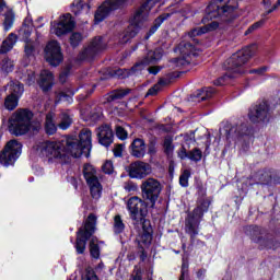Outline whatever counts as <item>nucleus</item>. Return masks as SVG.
<instances>
[{
  "label": "nucleus",
  "mask_w": 280,
  "mask_h": 280,
  "mask_svg": "<svg viewBox=\"0 0 280 280\" xmlns=\"http://www.w3.org/2000/svg\"><path fill=\"white\" fill-rule=\"evenodd\" d=\"M255 54H257V45L255 44L234 52L223 62L222 68L228 72L214 81L215 86H224L226 80H231L235 78V75L244 73V65H246Z\"/></svg>",
  "instance_id": "obj_1"
},
{
  "label": "nucleus",
  "mask_w": 280,
  "mask_h": 280,
  "mask_svg": "<svg viewBox=\"0 0 280 280\" xmlns=\"http://www.w3.org/2000/svg\"><path fill=\"white\" fill-rule=\"evenodd\" d=\"M209 207H211V198L207 197V187L202 185V182H199L197 206L185 218V231L190 235L191 242L196 240L200 230V222L205 213L209 211Z\"/></svg>",
  "instance_id": "obj_2"
},
{
  "label": "nucleus",
  "mask_w": 280,
  "mask_h": 280,
  "mask_svg": "<svg viewBox=\"0 0 280 280\" xmlns=\"http://www.w3.org/2000/svg\"><path fill=\"white\" fill-rule=\"evenodd\" d=\"M156 0H147L133 13L129 26L119 35V43L126 45L141 32L150 16V10L154 8Z\"/></svg>",
  "instance_id": "obj_3"
},
{
  "label": "nucleus",
  "mask_w": 280,
  "mask_h": 280,
  "mask_svg": "<svg viewBox=\"0 0 280 280\" xmlns=\"http://www.w3.org/2000/svg\"><path fill=\"white\" fill-rule=\"evenodd\" d=\"M238 5L237 0H211L206 8L202 23H207L211 19H221L223 23H231V21L237 19L235 11Z\"/></svg>",
  "instance_id": "obj_4"
},
{
  "label": "nucleus",
  "mask_w": 280,
  "mask_h": 280,
  "mask_svg": "<svg viewBox=\"0 0 280 280\" xmlns=\"http://www.w3.org/2000/svg\"><path fill=\"white\" fill-rule=\"evenodd\" d=\"M96 224L97 217L94 213H90L84 224L78 230L74 245L78 255H84L86 250V241L91 240L95 234Z\"/></svg>",
  "instance_id": "obj_5"
},
{
  "label": "nucleus",
  "mask_w": 280,
  "mask_h": 280,
  "mask_svg": "<svg viewBox=\"0 0 280 280\" xmlns=\"http://www.w3.org/2000/svg\"><path fill=\"white\" fill-rule=\"evenodd\" d=\"M34 113L27 108L18 109L11 117L9 129L15 137L27 135Z\"/></svg>",
  "instance_id": "obj_6"
},
{
  "label": "nucleus",
  "mask_w": 280,
  "mask_h": 280,
  "mask_svg": "<svg viewBox=\"0 0 280 280\" xmlns=\"http://www.w3.org/2000/svg\"><path fill=\"white\" fill-rule=\"evenodd\" d=\"M127 209L136 226L139 228L141 223L150 222V220L145 219L148 215V202H145V199H141L137 196L129 198Z\"/></svg>",
  "instance_id": "obj_7"
},
{
  "label": "nucleus",
  "mask_w": 280,
  "mask_h": 280,
  "mask_svg": "<svg viewBox=\"0 0 280 280\" xmlns=\"http://www.w3.org/2000/svg\"><path fill=\"white\" fill-rule=\"evenodd\" d=\"M39 148L42 154L47 156V159H55L61 164L69 163V154L65 151V144L62 142L45 141Z\"/></svg>",
  "instance_id": "obj_8"
},
{
  "label": "nucleus",
  "mask_w": 280,
  "mask_h": 280,
  "mask_svg": "<svg viewBox=\"0 0 280 280\" xmlns=\"http://www.w3.org/2000/svg\"><path fill=\"white\" fill-rule=\"evenodd\" d=\"M140 189L143 200H147L151 207H154L156 200H159V196H161V191H163V185H161L159 179L149 177L142 182Z\"/></svg>",
  "instance_id": "obj_9"
},
{
  "label": "nucleus",
  "mask_w": 280,
  "mask_h": 280,
  "mask_svg": "<svg viewBox=\"0 0 280 280\" xmlns=\"http://www.w3.org/2000/svg\"><path fill=\"white\" fill-rule=\"evenodd\" d=\"M22 148L23 144H21L19 141L10 140L0 153V163L5 167L14 165L16 159L21 156Z\"/></svg>",
  "instance_id": "obj_10"
},
{
  "label": "nucleus",
  "mask_w": 280,
  "mask_h": 280,
  "mask_svg": "<svg viewBox=\"0 0 280 280\" xmlns=\"http://www.w3.org/2000/svg\"><path fill=\"white\" fill-rule=\"evenodd\" d=\"M128 3V0H106L98 7L94 14V22L97 25L102 23L110 12H115V10H119L124 8Z\"/></svg>",
  "instance_id": "obj_11"
},
{
  "label": "nucleus",
  "mask_w": 280,
  "mask_h": 280,
  "mask_svg": "<svg viewBox=\"0 0 280 280\" xmlns=\"http://www.w3.org/2000/svg\"><path fill=\"white\" fill-rule=\"evenodd\" d=\"M249 121L253 124H260V121H270L272 112L270 104L267 101H261L256 106L252 107L248 113Z\"/></svg>",
  "instance_id": "obj_12"
},
{
  "label": "nucleus",
  "mask_w": 280,
  "mask_h": 280,
  "mask_svg": "<svg viewBox=\"0 0 280 280\" xmlns=\"http://www.w3.org/2000/svg\"><path fill=\"white\" fill-rule=\"evenodd\" d=\"M44 58L51 65V67H58L63 60L60 44L56 40L49 42L44 49Z\"/></svg>",
  "instance_id": "obj_13"
},
{
  "label": "nucleus",
  "mask_w": 280,
  "mask_h": 280,
  "mask_svg": "<svg viewBox=\"0 0 280 280\" xmlns=\"http://www.w3.org/2000/svg\"><path fill=\"white\" fill-rule=\"evenodd\" d=\"M128 173L130 178H138V180H141L152 174V165L143 161H136L129 165Z\"/></svg>",
  "instance_id": "obj_14"
},
{
  "label": "nucleus",
  "mask_w": 280,
  "mask_h": 280,
  "mask_svg": "<svg viewBox=\"0 0 280 280\" xmlns=\"http://www.w3.org/2000/svg\"><path fill=\"white\" fill-rule=\"evenodd\" d=\"M106 49V43L102 37H95L91 44L82 51L79 56V60H90L91 58H95L100 51H104Z\"/></svg>",
  "instance_id": "obj_15"
},
{
  "label": "nucleus",
  "mask_w": 280,
  "mask_h": 280,
  "mask_svg": "<svg viewBox=\"0 0 280 280\" xmlns=\"http://www.w3.org/2000/svg\"><path fill=\"white\" fill-rule=\"evenodd\" d=\"M63 150L69 156V163H71V156L74 159H80L81 154H86V151L80 144V140L74 137H68L66 143L63 144Z\"/></svg>",
  "instance_id": "obj_16"
},
{
  "label": "nucleus",
  "mask_w": 280,
  "mask_h": 280,
  "mask_svg": "<svg viewBox=\"0 0 280 280\" xmlns=\"http://www.w3.org/2000/svg\"><path fill=\"white\" fill-rule=\"evenodd\" d=\"M74 27L75 21H73V16L70 13L63 14L59 18L57 27H55V34L56 36H65V34L73 32Z\"/></svg>",
  "instance_id": "obj_17"
},
{
  "label": "nucleus",
  "mask_w": 280,
  "mask_h": 280,
  "mask_svg": "<svg viewBox=\"0 0 280 280\" xmlns=\"http://www.w3.org/2000/svg\"><path fill=\"white\" fill-rule=\"evenodd\" d=\"M161 58H163V49L156 48L155 50H149L147 56L138 61L132 69H135V71H138V69L141 71L143 67L156 65Z\"/></svg>",
  "instance_id": "obj_18"
},
{
  "label": "nucleus",
  "mask_w": 280,
  "mask_h": 280,
  "mask_svg": "<svg viewBox=\"0 0 280 280\" xmlns=\"http://www.w3.org/2000/svg\"><path fill=\"white\" fill-rule=\"evenodd\" d=\"M136 229H142V233L136 238L138 246H150L152 244V225L150 221L140 223Z\"/></svg>",
  "instance_id": "obj_19"
},
{
  "label": "nucleus",
  "mask_w": 280,
  "mask_h": 280,
  "mask_svg": "<svg viewBox=\"0 0 280 280\" xmlns=\"http://www.w3.org/2000/svg\"><path fill=\"white\" fill-rule=\"evenodd\" d=\"M177 156L182 161H185V159H188L189 161H192V163H200L202 161V151L198 148H194L192 150L187 151L186 145H182V148L177 151Z\"/></svg>",
  "instance_id": "obj_20"
},
{
  "label": "nucleus",
  "mask_w": 280,
  "mask_h": 280,
  "mask_svg": "<svg viewBox=\"0 0 280 280\" xmlns=\"http://www.w3.org/2000/svg\"><path fill=\"white\" fill-rule=\"evenodd\" d=\"M115 135L113 133V129L108 125H104L98 127L97 129V139L101 145L108 148L113 143Z\"/></svg>",
  "instance_id": "obj_21"
},
{
  "label": "nucleus",
  "mask_w": 280,
  "mask_h": 280,
  "mask_svg": "<svg viewBox=\"0 0 280 280\" xmlns=\"http://www.w3.org/2000/svg\"><path fill=\"white\" fill-rule=\"evenodd\" d=\"M38 85L44 93L51 91L54 86V73L49 70H43L39 75Z\"/></svg>",
  "instance_id": "obj_22"
},
{
  "label": "nucleus",
  "mask_w": 280,
  "mask_h": 280,
  "mask_svg": "<svg viewBox=\"0 0 280 280\" xmlns=\"http://www.w3.org/2000/svg\"><path fill=\"white\" fill-rule=\"evenodd\" d=\"M218 27H220V30H222V24L218 23L217 21H213L206 26L192 28L188 33V36L190 38H195V36H202V34H207V32H213V31L218 30Z\"/></svg>",
  "instance_id": "obj_23"
},
{
  "label": "nucleus",
  "mask_w": 280,
  "mask_h": 280,
  "mask_svg": "<svg viewBox=\"0 0 280 280\" xmlns=\"http://www.w3.org/2000/svg\"><path fill=\"white\" fill-rule=\"evenodd\" d=\"M131 155L136 159H143L145 156V141L141 138H136L131 145Z\"/></svg>",
  "instance_id": "obj_24"
},
{
  "label": "nucleus",
  "mask_w": 280,
  "mask_h": 280,
  "mask_svg": "<svg viewBox=\"0 0 280 280\" xmlns=\"http://www.w3.org/2000/svg\"><path fill=\"white\" fill-rule=\"evenodd\" d=\"M56 114L49 112L46 114L45 122H44V130L46 135L49 137L56 135L58 132V126H56Z\"/></svg>",
  "instance_id": "obj_25"
},
{
  "label": "nucleus",
  "mask_w": 280,
  "mask_h": 280,
  "mask_svg": "<svg viewBox=\"0 0 280 280\" xmlns=\"http://www.w3.org/2000/svg\"><path fill=\"white\" fill-rule=\"evenodd\" d=\"M91 137L92 132L90 129H82L79 133V144L82 145L86 154H89L91 152V148H93Z\"/></svg>",
  "instance_id": "obj_26"
},
{
  "label": "nucleus",
  "mask_w": 280,
  "mask_h": 280,
  "mask_svg": "<svg viewBox=\"0 0 280 280\" xmlns=\"http://www.w3.org/2000/svg\"><path fill=\"white\" fill-rule=\"evenodd\" d=\"M257 185H270L272 183V168H265L255 174Z\"/></svg>",
  "instance_id": "obj_27"
},
{
  "label": "nucleus",
  "mask_w": 280,
  "mask_h": 280,
  "mask_svg": "<svg viewBox=\"0 0 280 280\" xmlns=\"http://www.w3.org/2000/svg\"><path fill=\"white\" fill-rule=\"evenodd\" d=\"M7 89H9V95H12L13 97H18L21 100L25 88L21 81H10L7 84Z\"/></svg>",
  "instance_id": "obj_28"
},
{
  "label": "nucleus",
  "mask_w": 280,
  "mask_h": 280,
  "mask_svg": "<svg viewBox=\"0 0 280 280\" xmlns=\"http://www.w3.org/2000/svg\"><path fill=\"white\" fill-rule=\"evenodd\" d=\"M16 34L11 33L9 36L2 42L0 46V56H5L8 51H12L14 45H16Z\"/></svg>",
  "instance_id": "obj_29"
},
{
  "label": "nucleus",
  "mask_w": 280,
  "mask_h": 280,
  "mask_svg": "<svg viewBox=\"0 0 280 280\" xmlns=\"http://www.w3.org/2000/svg\"><path fill=\"white\" fill-rule=\"evenodd\" d=\"M261 248H268L272 250H277V248H280V242L272 236V234H267L264 236L262 241L259 245Z\"/></svg>",
  "instance_id": "obj_30"
},
{
  "label": "nucleus",
  "mask_w": 280,
  "mask_h": 280,
  "mask_svg": "<svg viewBox=\"0 0 280 280\" xmlns=\"http://www.w3.org/2000/svg\"><path fill=\"white\" fill-rule=\"evenodd\" d=\"M130 89H116L107 94L106 102L110 104V102H117L119 100H124L126 95H129Z\"/></svg>",
  "instance_id": "obj_31"
},
{
  "label": "nucleus",
  "mask_w": 280,
  "mask_h": 280,
  "mask_svg": "<svg viewBox=\"0 0 280 280\" xmlns=\"http://www.w3.org/2000/svg\"><path fill=\"white\" fill-rule=\"evenodd\" d=\"M83 176L88 184L95 183V180H100L97 178V171H95V167L91 164H85L83 166Z\"/></svg>",
  "instance_id": "obj_32"
},
{
  "label": "nucleus",
  "mask_w": 280,
  "mask_h": 280,
  "mask_svg": "<svg viewBox=\"0 0 280 280\" xmlns=\"http://www.w3.org/2000/svg\"><path fill=\"white\" fill-rule=\"evenodd\" d=\"M268 232H266L265 229H261L257 225H254L250 228V237L253 240V242H256V244H261V242L264 241V237H266V234Z\"/></svg>",
  "instance_id": "obj_33"
},
{
  "label": "nucleus",
  "mask_w": 280,
  "mask_h": 280,
  "mask_svg": "<svg viewBox=\"0 0 280 280\" xmlns=\"http://www.w3.org/2000/svg\"><path fill=\"white\" fill-rule=\"evenodd\" d=\"M177 49L182 54V56H186L188 58H191V54L196 50V46L191 44V42L183 40L177 46Z\"/></svg>",
  "instance_id": "obj_34"
},
{
  "label": "nucleus",
  "mask_w": 280,
  "mask_h": 280,
  "mask_svg": "<svg viewBox=\"0 0 280 280\" xmlns=\"http://www.w3.org/2000/svg\"><path fill=\"white\" fill-rule=\"evenodd\" d=\"M163 152L168 159L174 156V138L172 136H166L162 143Z\"/></svg>",
  "instance_id": "obj_35"
},
{
  "label": "nucleus",
  "mask_w": 280,
  "mask_h": 280,
  "mask_svg": "<svg viewBox=\"0 0 280 280\" xmlns=\"http://www.w3.org/2000/svg\"><path fill=\"white\" fill-rule=\"evenodd\" d=\"M88 185L90 187L92 198H94L95 200H100V198L102 197V184H100V179L92 182Z\"/></svg>",
  "instance_id": "obj_36"
},
{
  "label": "nucleus",
  "mask_w": 280,
  "mask_h": 280,
  "mask_svg": "<svg viewBox=\"0 0 280 280\" xmlns=\"http://www.w3.org/2000/svg\"><path fill=\"white\" fill-rule=\"evenodd\" d=\"M72 124L73 118H71L67 112L60 114V122L58 124V128H60V130H67Z\"/></svg>",
  "instance_id": "obj_37"
},
{
  "label": "nucleus",
  "mask_w": 280,
  "mask_h": 280,
  "mask_svg": "<svg viewBox=\"0 0 280 280\" xmlns=\"http://www.w3.org/2000/svg\"><path fill=\"white\" fill-rule=\"evenodd\" d=\"M21 98H19V96H12L10 94H8L4 98V108L7 110H14L18 108L19 106V101Z\"/></svg>",
  "instance_id": "obj_38"
},
{
  "label": "nucleus",
  "mask_w": 280,
  "mask_h": 280,
  "mask_svg": "<svg viewBox=\"0 0 280 280\" xmlns=\"http://www.w3.org/2000/svg\"><path fill=\"white\" fill-rule=\"evenodd\" d=\"M215 95V89L213 88H205L199 90L197 93V97H199V102H206V100H211Z\"/></svg>",
  "instance_id": "obj_39"
},
{
  "label": "nucleus",
  "mask_w": 280,
  "mask_h": 280,
  "mask_svg": "<svg viewBox=\"0 0 280 280\" xmlns=\"http://www.w3.org/2000/svg\"><path fill=\"white\" fill-rule=\"evenodd\" d=\"M126 231V223H124V219L119 214L114 217V233L119 235Z\"/></svg>",
  "instance_id": "obj_40"
},
{
  "label": "nucleus",
  "mask_w": 280,
  "mask_h": 280,
  "mask_svg": "<svg viewBox=\"0 0 280 280\" xmlns=\"http://www.w3.org/2000/svg\"><path fill=\"white\" fill-rule=\"evenodd\" d=\"M90 255L93 259H100V245L97 244V237H92L90 241Z\"/></svg>",
  "instance_id": "obj_41"
},
{
  "label": "nucleus",
  "mask_w": 280,
  "mask_h": 280,
  "mask_svg": "<svg viewBox=\"0 0 280 280\" xmlns=\"http://www.w3.org/2000/svg\"><path fill=\"white\" fill-rule=\"evenodd\" d=\"M14 25V12L9 10L4 13L3 27L4 32L10 31V28Z\"/></svg>",
  "instance_id": "obj_42"
},
{
  "label": "nucleus",
  "mask_w": 280,
  "mask_h": 280,
  "mask_svg": "<svg viewBox=\"0 0 280 280\" xmlns=\"http://www.w3.org/2000/svg\"><path fill=\"white\" fill-rule=\"evenodd\" d=\"M171 62H173V65H175L177 69H183V67H187L188 65H191V57L182 56L171 60Z\"/></svg>",
  "instance_id": "obj_43"
},
{
  "label": "nucleus",
  "mask_w": 280,
  "mask_h": 280,
  "mask_svg": "<svg viewBox=\"0 0 280 280\" xmlns=\"http://www.w3.org/2000/svg\"><path fill=\"white\" fill-rule=\"evenodd\" d=\"M234 132L236 137H248L250 135V128H248V124L243 122L235 127Z\"/></svg>",
  "instance_id": "obj_44"
},
{
  "label": "nucleus",
  "mask_w": 280,
  "mask_h": 280,
  "mask_svg": "<svg viewBox=\"0 0 280 280\" xmlns=\"http://www.w3.org/2000/svg\"><path fill=\"white\" fill-rule=\"evenodd\" d=\"M34 54H36V44L33 40H26L24 46L25 58H34Z\"/></svg>",
  "instance_id": "obj_45"
},
{
  "label": "nucleus",
  "mask_w": 280,
  "mask_h": 280,
  "mask_svg": "<svg viewBox=\"0 0 280 280\" xmlns=\"http://www.w3.org/2000/svg\"><path fill=\"white\" fill-rule=\"evenodd\" d=\"M42 130H43V125L40 124V121L31 120L27 132H30L31 135H38V132H40Z\"/></svg>",
  "instance_id": "obj_46"
},
{
  "label": "nucleus",
  "mask_w": 280,
  "mask_h": 280,
  "mask_svg": "<svg viewBox=\"0 0 280 280\" xmlns=\"http://www.w3.org/2000/svg\"><path fill=\"white\" fill-rule=\"evenodd\" d=\"M0 65L4 71H12V60L8 55H0Z\"/></svg>",
  "instance_id": "obj_47"
},
{
  "label": "nucleus",
  "mask_w": 280,
  "mask_h": 280,
  "mask_svg": "<svg viewBox=\"0 0 280 280\" xmlns=\"http://www.w3.org/2000/svg\"><path fill=\"white\" fill-rule=\"evenodd\" d=\"M191 176V172L189 170H185L179 176V185L182 187H189V177Z\"/></svg>",
  "instance_id": "obj_48"
},
{
  "label": "nucleus",
  "mask_w": 280,
  "mask_h": 280,
  "mask_svg": "<svg viewBox=\"0 0 280 280\" xmlns=\"http://www.w3.org/2000/svg\"><path fill=\"white\" fill-rule=\"evenodd\" d=\"M187 277H189V262L183 258L179 280H185Z\"/></svg>",
  "instance_id": "obj_49"
},
{
  "label": "nucleus",
  "mask_w": 280,
  "mask_h": 280,
  "mask_svg": "<svg viewBox=\"0 0 280 280\" xmlns=\"http://www.w3.org/2000/svg\"><path fill=\"white\" fill-rule=\"evenodd\" d=\"M82 43V34L80 33H72L70 36V45L72 47H78Z\"/></svg>",
  "instance_id": "obj_50"
},
{
  "label": "nucleus",
  "mask_w": 280,
  "mask_h": 280,
  "mask_svg": "<svg viewBox=\"0 0 280 280\" xmlns=\"http://www.w3.org/2000/svg\"><path fill=\"white\" fill-rule=\"evenodd\" d=\"M33 30H34V27L32 25L23 24L21 32H22V36H23V38H25V40H28L30 36H32Z\"/></svg>",
  "instance_id": "obj_51"
},
{
  "label": "nucleus",
  "mask_w": 280,
  "mask_h": 280,
  "mask_svg": "<svg viewBox=\"0 0 280 280\" xmlns=\"http://www.w3.org/2000/svg\"><path fill=\"white\" fill-rule=\"evenodd\" d=\"M116 137L118 139H121V141L128 139V131H126V129H124V127L121 126H117L116 127Z\"/></svg>",
  "instance_id": "obj_52"
},
{
  "label": "nucleus",
  "mask_w": 280,
  "mask_h": 280,
  "mask_svg": "<svg viewBox=\"0 0 280 280\" xmlns=\"http://www.w3.org/2000/svg\"><path fill=\"white\" fill-rule=\"evenodd\" d=\"M85 280H100L93 267H88L85 269Z\"/></svg>",
  "instance_id": "obj_53"
},
{
  "label": "nucleus",
  "mask_w": 280,
  "mask_h": 280,
  "mask_svg": "<svg viewBox=\"0 0 280 280\" xmlns=\"http://www.w3.org/2000/svg\"><path fill=\"white\" fill-rule=\"evenodd\" d=\"M124 189L128 191V194L132 192V191H137V189H139V187L137 186V184L135 182L128 180L124 183Z\"/></svg>",
  "instance_id": "obj_54"
},
{
  "label": "nucleus",
  "mask_w": 280,
  "mask_h": 280,
  "mask_svg": "<svg viewBox=\"0 0 280 280\" xmlns=\"http://www.w3.org/2000/svg\"><path fill=\"white\" fill-rule=\"evenodd\" d=\"M199 139H205V145H206V150H209V145H211V136L209 135V132L205 131H199Z\"/></svg>",
  "instance_id": "obj_55"
},
{
  "label": "nucleus",
  "mask_w": 280,
  "mask_h": 280,
  "mask_svg": "<svg viewBox=\"0 0 280 280\" xmlns=\"http://www.w3.org/2000/svg\"><path fill=\"white\" fill-rule=\"evenodd\" d=\"M72 7L75 8L72 10V12H74V14H78L81 10H84V1L83 0H74L72 2Z\"/></svg>",
  "instance_id": "obj_56"
},
{
  "label": "nucleus",
  "mask_w": 280,
  "mask_h": 280,
  "mask_svg": "<svg viewBox=\"0 0 280 280\" xmlns=\"http://www.w3.org/2000/svg\"><path fill=\"white\" fill-rule=\"evenodd\" d=\"M102 171L104 172V174H113V171H114L113 162L106 161L102 166Z\"/></svg>",
  "instance_id": "obj_57"
},
{
  "label": "nucleus",
  "mask_w": 280,
  "mask_h": 280,
  "mask_svg": "<svg viewBox=\"0 0 280 280\" xmlns=\"http://www.w3.org/2000/svg\"><path fill=\"white\" fill-rule=\"evenodd\" d=\"M262 25H264V21H259V22L254 23L245 32V36H248V34H253V32H255V30H259V27L262 26Z\"/></svg>",
  "instance_id": "obj_58"
},
{
  "label": "nucleus",
  "mask_w": 280,
  "mask_h": 280,
  "mask_svg": "<svg viewBox=\"0 0 280 280\" xmlns=\"http://www.w3.org/2000/svg\"><path fill=\"white\" fill-rule=\"evenodd\" d=\"M196 143V140L188 135L184 137V143L182 145H185L187 151L191 148V144L194 145Z\"/></svg>",
  "instance_id": "obj_59"
},
{
  "label": "nucleus",
  "mask_w": 280,
  "mask_h": 280,
  "mask_svg": "<svg viewBox=\"0 0 280 280\" xmlns=\"http://www.w3.org/2000/svg\"><path fill=\"white\" fill-rule=\"evenodd\" d=\"M138 255L140 257V261H145V259H148V253H145L143 245H138Z\"/></svg>",
  "instance_id": "obj_60"
},
{
  "label": "nucleus",
  "mask_w": 280,
  "mask_h": 280,
  "mask_svg": "<svg viewBox=\"0 0 280 280\" xmlns=\"http://www.w3.org/2000/svg\"><path fill=\"white\" fill-rule=\"evenodd\" d=\"M129 280H143V275L141 273V269H135Z\"/></svg>",
  "instance_id": "obj_61"
},
{
  "label": "nucleus",
  "mask_w": 280,
  "mask_h": 280,
  "mask_svg": "<svg viewBox=\"0 0 280 280\" xmlns=\"http://www.w3.org/2000/svg\"><path fill=\"white\" fill-rule=\"evenodd\" d=\"M156 153V138H151L149 142V154Z\"/></svg>",
  "instance_id": "obj_62"
},
{
  "label": "nucleus",
  "mask_w": 280,
  "mask_h": 280,
  "mask_svg": "<svg viewBox=\"0 0 280 280\" xmlns=\"http://www.w3.org/2000/svg\"><path fill=\"white\" fill-rule=\"evenodd\" d=\"M271 183H273V185H280V172L279 171L272 170Z\"/></svg>",
  "instance_id": "obj_63"
},
{
  "label": "nucleus",
  "mask_w": 280,
  "mask_h": 280,
  "mask_svg": "<svg viewBox=\"0 0 280 280\" xmlns=\"http://www.w3.org/2000/svg\"><path fill=\"white\" fill-rule=\"evenodd\" d=\"M113 152L115 156H121L124 152V144H116Z\"/></svg>",
  "instance_id": "obj_64"
}]
</instances>
